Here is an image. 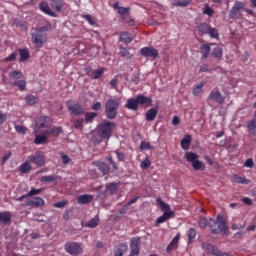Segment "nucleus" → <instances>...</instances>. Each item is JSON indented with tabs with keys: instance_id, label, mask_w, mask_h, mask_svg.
<instances>
[{
	"instance_id": "20",
	"label": "nucleus",
	"mask_w": 256,
	"mask_h": 256,
	"mask_svg": "<svg viewBox=\"0 0 256 256\" xmlns=\"http://www.w3.org/2000/svg\"><path fill=\"white\" fill-rule=\"evenodd\" d=\"M94 165L96 167H98L99 171H101V173H103V175H107L110 171L109 164H107L105 162L96 161V162H94Z\"/></svg>"
},
{
	"instance_id": "18",
	"label": "nucleus",
	"mask_w": 256,
	"mask_h": 256,
	"mask_svg": "<svg viewBox=\"0 0 256 256\" xmlns=\"http://www.w3.org/2000/svg\"><path fill=\"white\" fill-rule=\"evenodd\" d=\"M173 217H175V212H164L162 216L157 218L156 225H161V223H165L166 221H169V219H173Z\"/></svg>"
},
{
	"instance_id": "1",
	"label": "nucleus",
	"mask_w": 256,
	"mask_h": 256,
	"mask_svg": "<svg viewBox=\"0 0 256 256\" xmlns=\"http://www.w3.org/2000/svg\"><path fill=\"white\" fill-rule=\"evenodd\" d=\"M209 229L214 235H227L229 227L223 215L218 214L216 219L210 218Z\"/></svg>"
},
{
	"instance_id": "16",
	"label": "nucleus",
	"mask_w": 256,
	"mask_h": 256,
	"mask_svg": "<svg viewBox=\"0 0 256 256\" xmlns=\"http://www.w3.org/2000/svg\"><path fill=\"white\" fill-rule=\"evenodd\" d=\"M50 7L56 13H61L65 7V0H50Z\"/></svg>"
},
{
	"instance_id": "52",
	"label": "nucleus",
	"mask_w": 256,
	"mask_h": 256,
	"mask_svg": "<svg viewBox=\"0 0 256 256\" xmlns=\"http://www.w3.org/2000/svg\"><path fill=\"white\" fill-rule=\"evenodd\" d=\"M175 7H189L191 0L177 1L174 3Z\"/></svg>"
},
{
	"instance_id": "43",
	"label": "nucleus",
	"mask_w": 256,
	"mask_h": 256,
	"mask_svg": "<svg viewBox=\"0 0 256 256\" xmlns=\"http://www.w3.org/2000/svg\"><path fill=\"white\" fill-rule=\"evenodd\" d=\"M156 203L161 207V210L165 211L166 213H168L167 211L171 210V206H169V204L163 202V200H161L160 198H158L156 200Z\"/></svg>"
},
{
	"instance_id": "32",
	"label": "nucleus",
	"mask_w": 256,
	"mask_h": 256,
	"mask_svg": "<svg viewBox=\"0 0 256 256\" xmlns=\"http://www.w3.org/2000/svg\"><path fill=\"white\" fill-rule=\"evenodd\" d=\"M200 53L203 59H207V57H209V53H211V46H209L208 44H203L200 47Z\"/></svg>"
},
{
	"instance_id": "54",
	"label": "nucleus",
	"mask_w": 256,
	"mask_h": 256,
	"mask_svg": "<svg viewBox=\"0 0 256 256\" xmlns=\"http://www.w3.org/2000/svg\"><path fill=\"white\" fill-rule=\"evenodd\" d=\"M208 34L210 35V37H212L213 39H217L219 37V32H217V29L213 28L210 26L209 30H208Z\"/></svg>"
},
{
	"instance_id": "31",
	"label": "nucleus",
	"mask_w": 256,
	"mask_h": 256,
	"mask_svg": "<svg viewBox=\"0 0 256 256\" xmlns=\"http://www.w3.org/2000/svg\"><path fill=\"white\" fill-rule=\"evenodd\" d=\"M120 41H122V43H125L126 45H128V43H132L133 38L131 37V34H129V32H121L120 33Z\"/></svg>"
},
{
	"instance_id": "27",
	"label": "nucleus",
	"mask_w": 256,
	"mask_h": 256,
	"mask_svg": "<svg viewBox=\"0 0 256 256\" xmlns=\"http://www.w3.org/2000/svg\"><path fill=\"white\" fill-rule=\"evenodd\" d=\"M177 245H179V234H177L167 246L166 248L167 253H171V251H175V249H177Z\"/></svg>"
},
{
	"instance_id": "34",
	"label": "nucleus",
	"mask_w": 256,
	"mask_h": 256,
	"mask_svg": "<svg viewBox=\"0 0 256 256\" xmlns=\"http://www.w3.org/2000/svg\"><path fill=\"white\" fill-rule=\"evenodd\" d=\"M103 73H105V69H103V67H100V68L92 71V73L90 74V78L91 79H101V77L103 76Z\"/></svg>"
},
{
	"instance_id": "53",
	"label": "nucleus",
	"mask_w": 256,
	"mask_h": 256,
	"mask_svg": "<svg viewBox=\"0 0 256 256\" xmlns=\"http://www.w3.org/2000/svg\"><path fill=\"white\" fill-rule=\"evenodd\" d=\"M83 19H85L89 23V25L97 24V22L95 21V18H93V16H91L90 14L83 15Z\"/></svg>"
},
{
	"instance_id": "33",
	"label": "nucleus",
	"mask_w": 256,
	"mask_h": 256,
	"mask_svg": "<svg viewBox=\"0 0 256 256\" xmlns=\"http://www.w3.org/2000/svg\"><path fill=\"white\" fill-rule=\"evenodd\" d=\"M157 113H158L157 109L155 108L149 109L146 112V121H155L157 117Z\"/></svg>"
},
{
	"instance_id": "35",
	"label": "nucleus",
	"mask_w": 256,
	"mask_h": 256,
	"mask_svg": "<svg viewBox=\"0 0 256 256\" xmlns=\"http://www.w3.org/2000/svg\"><path fill=\"white\" fill-rule=\"evenodd\" d=\"M99 221V215H96L94 218H92L85 224V227H88V229H95V227L99 225Z\"/></svg>"
},
{
	"instance_id": "56",
	"label": "nucleus",
	"mask_w": 256,
	"mask_h": 256,
	"mask_svg": "<svg viewBox=\"0 0 256 256\" xmlns=\"http://www.w3.org/2000/svg\"><path fill=\"white\" fill-rule=\"evenodd\" d=\"M203 13H204V15H208V17H213L215 11L212 10L211 7L205 6L204 9H203Z\"/></svg>"
},
{
	"instance_id": "4",
	"label": "nucleus",
	"mask_w": 256,
	"mask_h": 256,
	"mask_svg": "<svg viewBox=\"0 0 256 256\" xmlns=\"http://www.w3.org/2000/svg\"><path fill=\"white\" fill-rule=\"evenodd\" d=\"M116 125L117 124H115V122L104 120L102 123L98 124L96 128V133L98 137L109 141V139H111V135H113V131Z\"/></svg>"
},
{
	"instance_id": "2",
	"label": "nucleus",
	"mask_w": 256,
	"mask_h": 256,
	"mask_svg": "<svg viewBox=\"0 0 256 256\" xmlns=\"http://www.w3.org/2000/svg\"><path fill=\"white\" fill-rule=\"evenodd\" d=\"M139 105L144 107H151L153 105V99L145 95L139 94L136 98H130L125 104V108L130 111H139Z\"/></svg>"
},
{
	"instance_id": "26",
	"label": "nucleus",
	"mask_w": 256,
	"mask_h": 256,
	"mask_svg": "<svg viewBox=\"0 0 256 256\" xmlns=\"http://www.w3.org/2000/svg\"><path fill=\"white\" fill-rule=\"evenodd\" d=\"M19 55H20V58H19V63H24V61H27L30 59L31 57V54L29 53V50L28 49H19Z\"/></svg>"
},
{
	"instance_id": "8",
	"label": "nucleus",
	"mask_w": 256,
	"mask_h": 256,
	"mask_svg": "<svg viewBox=\"0 0 256 256\" xmlns=\"http://www.w3.org/2000/svg\"><path fill=\"white\" fill-rule=\"evenodd\" d=\"M66 105L71 115H75L76 117H79V115H83L85 113V108L81 106V103L75 100L67 101Z\"/></svg>"
},
{
	"instance_id": "30",
	"label": "nucleus",
	"mask_w": 256,
	"mask_h": 256,
	"mask_svg": "<svg viewBox=\"0 0 256 256\" xmlns=\"http://www.w3.org/2000/svg\"><path fill=\"white\" fill-rule=\"evenodd\" d=\"M31 169H33V167L31 166V162L29 159H28V161L22 163L19 166L20 173H29V171H31Z\"/></svg>"
},
{
	"instance_id": "40",
	"label": "nucleus",
	"mask_w": 256,
	"mask_h": 256,
	"mask_svg": "<svg viewBox=\"0 0 256 256\" xmlns=\"http://www.w3.org/2000/svg\"><path fill=\"white\" fill-rule=\"evenodd\" d=\"M209 223H211V218L209 220L206 217H200L198 220V225L200 229H205V227H209Z\"/></svg>"
},
{
	"instance_id": "47",
	"label": "nucleus",
	"mask_w": 256,
	"mask_h": 256,
	"mask_svg": "<svg viewBox=\"0 0 256 256\" xmlns=\"http://www.w3.org/2000/svg\"><path fill=\"white\" fill-rule=\"evenodd\" d=\"M212 55L216 57V59H221L223 57V49H221V47L214 48Z\"/></svg>"
},
{
	"instance_id": "10",
	"label": "nucleus",
	"mask_w": 256,
	"mask_h": 256,
	"mask_svg": "<svg viewBox=\"0 0 256 256\" xmlns=\"http://www.w3.org/2000/svg\"><path fill=\"white\" fill-rule=\"evenodd\" d=\"M28 160L36 165V167H43L45 165V154L43 152H36L34 155H30Z\"/></svg>"
},
{
	"instance_id": "58",
	"label": "nucleus",
	"mask_w": 256,
	"mask_h": 256,
	"mask_svg": "<svg viewBox=\"0 0 256 256\" xmlns=\"http://www.w3.org/2000/svg\"><path fill=\"white\" fill-rule=\"evenodd\" d=\"M85 122V120L83 118L77 119L74 121V127L75 129H81L83 127V123Z\"/></svg>"
},
{
	"instance_id": "61",
	"label": "nucleus",
	"mask_w": 256,
	"mask_h": 256,
	"mask_svg": "<svg viewBox=\"0 0 256 256\" xmlns=\"http://www.w3.org/2000/svg\"><path fill=\"white\" fill-rule=\"evenodd\" d=\"M17 59V53H12L8 57L4 58L5 63H9L11 61H15Z\"/></svg>"
},
{
	"instance_id": "46",
	"label": "nucleus",
	"mask_w": 256,
	"mask_h": 256,
	"mask_svg": "<svg viewBox=\"0 0 256 256\" xmlns=\"http://www.w3.org/2000/svg\"><path fill=\"white\" fill-rule=\"evenodd\" d=\"M51 22H47L46 25L40 26L37 28L38 33H47V31H51Z\"/></svg>"
},
{
	"instance_id": "36",
	"label": "nucleus",
	"mask_w": 256,
	"mask_h": 256,
	"mask_svg": "<svg viewBox=\"0 0 256 256\" xmlns=\"http://www.w3.org/2000/svg\"><path fill=\"white\" fill-rule=\"evenodd\" d=\"M180 143L182 149H184V151H187V149H189V146L191 145V135L184 136Z\"/></svg>"
},
{
	"instance_id": "21",
	"label": "nucleus",
	"mask_w": 256,
	"mask_h": 256,
	"mask_svg": "<svg viewBox=\"0 0 256 256\" xmlns=\"http://www.w3.org/2000/svg\"><path fill=\"white\" fill-rule=\"evenodd\" d=\"M77 201L80 205H87L93 201V195L83 194L77 197Z\"/></svg>"
},
{
	"instance_id": "57",
	"label": "nucleus",
	"mask_w": 256,
	"mask_h": 256,
	"mask_svg": "<svg viewBox=\"0 0 256 256\" xmlns=\"http://www.w3.org/2000/svg\"><path fill=\"white\" fill-rule=\"evenodd\" d=\"M118 13H119L120 17H122V19H123L124 17H126V15L129 14V8L120 7L118 10Z\"/></svg>"
},
{
	"instance_id": "12",
	"label": "nucleus",
	"mask_w": 256,
	"mask_h": 256,
	"mask_svg": "<svg viewBox=\"0 0 256 256\" xmlns=\"http://www.w3.org/2000/svg\"><path fill=\"white\" fill-rule=\"evenodd\" d=\"M53 125V120L49 116H40L36 120L37 129H47Z\"/></svg>"
},
{
	"instance_id": "51",
	"label": "nucleus",
	"mask_w": 256,
	"mask_h": 256,
	"mask_svg": "<svg viewBox=\"0 0 256 256\" xmlns=\"http://www.w3.org/2000/svg\"><path fill=\"white\" fill-rule=\"evenodd\" d=\"M40 193H43V188H40V189L32 188V189L27 193V196H28V197H34V195H39Z\"/></svg>"
},
{
	"instance_id": "41",
	"label": "nucleus",
	"mask_w": 256,
	"mask_h": 256,
	"mask_svg": "<svg viewBox=\"0 0 256 256\" xmlns=\"http://www.w3.org/2000/svg\"><path fill=\"white\" fill-rule=\"evenodd\" d=\"M233 179L235 183H239L240 185H249V180H247L245 177L235 174Z\"/></svg>"
},
{
	"instance_id": "59",
	"label": "nucleus",
	"mask_w": 256,
	"mask_h": 256,
	"mask_svg": "<svg viewBox=\"0 0 256 256\" xmlns=\"http://www.w3.org/2000/svg\"><path fill=\"white\" fill-rule=\"evenodd\" d=\"M106 159L110 163V165H112L114 171H117V169H119V167L117 166V163L113 161V156L109 155Z\"/></svg>"
},
{
	"instance_id": "42",
	"label": "nucleus",
	"mask_w": 256,
	"mask_h": 256,
	"mask_svg": "<svg viewBox=\"0 0 256 256\" xmlns=\"http://www.w3.org/2000/svg\"><path fill=\"white\" fill-rule=\"evenodd\" d=\"M117 189H119V185H117V183H115V182H111L106 185V190L109 191V193H111V195L116 193Z\"/></svg>"
},
{
	"instance_id": "11",
	"label": "nucleus",
	"mask_w": 256,
	"mask_h": 256,
	"mask_svg": "<svg viewBox=\"0 0 256 256\" xmlns=\"http://www.w3.org/2000/svg\"><path fill=\"white\" fill-rule=\"evenodd\" d=\"M211 101H215L219 105H223L225 103V97L221 95L219 89L212 90L207 98V103H211Z\"/></svg>"
},
{
	"instance_id": "64",
	"label": "nucleus",
	"mask_w": 256,
	"mask_h": 256,
	"mask_svg": "<svg viewBox=\"0 0 256 256\" xmlns=\"http://www.w3.org/2000/svg\"><path fill=\"white\" fill-rule=\"evenodd\" d=\"M126 23H129L130 25H135V20L129 16V13L126 14V17L122 18Z\"/></svg>"
},
{
	"instance_id": "22",
	"label": "nucleus",
	"mask_w": 256,
	"mask_h": 256,
	"mask_svg": "<svg viewBox=\"0 0 256 256\" xmlns=\"http://www.w3.org/2000/svg\"><path fill=\"white\" fill-rule=\"evenodd\" d=\"M39 8L40 10H42L43 13H45L46 15H49L50 17H57V15L55 14V12L51 11V8H49V4H47V2H41L39 4Z\"/></svg>"
},
{
	"instance_id": "19",
	"label": "nucleus",
	"mask_w": 256,
	"mask_h": 256,
	"mask_svg": "<svg viewBox=\"0 0 256 256\" xmlns=\"http://www.w3.org/2000/svg\"><path fill=\"white\" fill-rule=\"evenodd\" d=\"M130 256L139 255V238H132L130 242Z\"/></svg>"
},
{
	"instance_id": "7",
	"label": "nucleus",
	"mask_w": 256,
	"mask_h": 256,
	"mask_svg": "<svg viewBox=\"0 0 256 256\" xmlns=\"http://www.w3.org/2000/svg\"><path fill=\"white\" fill-rule=\"evenodd\" d=\"M64 249L66 253H69V255L72 256H79L81 253H83V244L78 242H66Z\"/></svg>"
},
{
	"instance_id": "6",
	"label": "nucleus",
	"mask_w": 256,
	"mask_h": 256,
	"mask_svg": "<svg viewBox=\"0 0 256 256\" xmlns=\"http://www.w3.org/2000/svg\"><path fill=\"white\" fill-rule=\"evenodd\" d=\"M119 101L117 99L110 98L105 103V113L107 119H115L117 117V111H119Z\"/></svg>"
},
{
	"instance_id": "17",
	"label": "nucleus",
	"mask_w": 256,
	"mask_h": 256,
	"mask_svg": "<svg viewBox=\"0 0 256 256\" xmlns=\"http://www.w3.org/2000/svg\"><path fill=\"white\" fill-rule=\"evenodd\" d=\"M32 43H34L35 46L38 47V49H41V47H43V44L45 43V37L43 36V34L33 33Z\"/></svg>"
},
{
	"instance_id": "60",
	"label": "nucleus",
	"mask_w": 256,
	"mask_h": 256,
	"mask_svg": "<svg viewBox=\"0 0 256 256\" xmlns=\"http://www.w3.org/2000/svg\"><path fill=\"white\" fill-rule=\"evenodd\" d=\"M114 153L117 156L118 161H125V153L119 150H115Z\"/></svg>"
},
{
	"instance_id": "29",
	"label": "nucleus",
	"mask_w": 256,
	"mask_h": 256,
	"mask_svg": "<svg viewBox=\"0 0 256 256\" xmlns=\"http://www.w3.org/2000/svg\"><path fill=\"white\" fill-rule=\"evenodd\" d=\"M0 223H4L5 225L11 223V212H0Z\"/></svg>"
},
{
	"instance_id": "37",
	"label": "nucleus",
	"mask_w": 256,
	"mask_h": 256,
	"mask_svg": "<svg viewBox=\"0 0 256 256\" xmlns=\"http://www.w3.org/2000/svg\"><path fill=\"white\" fill-rule=\"evenodd\" d=\"M40 181L41 183H53L54 181H57V175L52 174L48 176H42Z\"/></svg>"
},
{
	"instance_id": "3",
	"label": "nucleus",
	"mask_w": 256,
	"mask_h": 256,
	"mask_svg": "<svg viewBox=\"0 0 256 256\" xmlns=\"http://www.w3.org/2000/svg\"><path fill=\"white\" fill-rule=\"evenodd\" d=\"M8 79L12 87H17L19 91L27 90V81L23 79V72L21 70H11L8 73Z\"/></svg>"
},
{
	"instance_id": "63",
	"label": "nucleus",
	"mask_w": 256,
	"mask_h": 256,
	"mask_svg": "<svg viewBox=\"0 0 256 256\" xmlns=\"http://www.w3.org/2000/svg\"><path fill=\"white\" fill-rule=\"evenodd\" d=\"M140 149L147 151L148 149H151V144L149 142L142 141Z\"/></svg>"
},
{
	"instance_id": "24",
	"label": "nucleus",
	"mask_w": 256,
	"mask_h": 256,
	"mask_svg": "<svg viewBox=\"0 0 256 256\" xmlns=\"http://www.w3.org/2000/svg\"><path fill=\"white\" fill-rule=\"evenodd\" d=\"M211 26L207 23H200L198 25H196V30L198 31L199 35L203 36V35H207V33H209V28Z\"/></svg>"
},
{
	"instance_id": "44",
	"label": "nucleus",
	"mask_w": 256,
	"mask_h": 256,
	"mask_svg": "<svg viewBox=\"0 0 256 256\" xmlns=\"http://www.w3.org/2000/svg\"><path fill=\"white\" fill-rule=\"evenodd\" d=\"M187 237L189 239V243H193V240L197 237V231L195 228H190L188 230Z\"/></svg>"
},
{
	"instance_id": "48",
	"label": "nucleus",
	"mask_w": 256,
	"mask_h": 256,
	"mask_svg": "<svg viewBox=\"0 0 256 256\" xmlns=\"http://www.w3.org/2000/svg\"><path fill=\"white\" fill-rule=\"evenodd\" d=\"M205 86V83L200 82L198 85H196L193 89V95L197 96L203 91V87Z\"/></svg>"
},
{
	"instance_id": "14",
	"label": "nucleus",
	"mask_w": 256,
	"mask_h": 256,
	"mask_svg": "<svg viewBox=\"0 0 256 256\" xmlns=\"http://www.w3.org/2000/svg\"><path fill=\"white\" fill-rule=\"evenodd\" d=\"M142 57H151V59H157L159 57V51L154 47H143L140 49Z\"/></svg>"
},
{
	"instance_id": "38",
	"label": "nucleus",
	"mask_w": 256,
	"mask_h": 256,
	"mask_svg": "<svg viewBox=\"0 0 256 256\" xmlns=\"http://www.w3.org/2000/svg\"><path fill=\"white\" fill-rule=\"evenodd\" d=\"M25 101L27 105H36V103H39V98L29 94L25 97Z\"/></svg>"
},
{
	"instance_id": "9",
	"label": "nucleus",
	"mask_w": 256,
	"mask_h": 256,
	"mask_svg": "<svg viewBox=\"0 0 256 256\" xmlns=\"http://www.w3.org/2000/svg\"><path fill=\"white\" fill-rule=\"evenodd\" d=\"M202 249H204V251L207 252L208 255L231 256L227 253H222L221 251H219V248L207 242L202 243Z\"/></svg>"
},
{
	"instance_id": "39",
	"label": "nucleus",
	"mask_w": 256,
	"mask_h": 256,
	"mask_svg": "<svg viewBox=\"0 0 256 256\" xmlns=\"http://www.w3.org/2000/svg\"><path fill=\"white\" fill-rule=\"evenodd\" d=\"M119 55L123 57V59H131V53H129V50L123 46L119 47Z\"/></svg>"
},
{
	"instance_id": "50",
	"label": "nucleus",
	"mask_w": 256,
	"mask_h": 256,
	"mask_svg": "<svg viewBox=\"0 0 256 256\" xmlns=\"http://www.w3.org/2000/svg\"><path fill=\"white\" fill-rule=\"evenodd\" d=\"M247 127H248L249 133H255L256 119H252L250 122H248Z\"/></svg>"
},
{
	"instance_id": "15",
	"label": "nucleus",
	"mask_w": 256,
	"mask_h": 256,
	"mask_svg": "<svg viewBox=\"0 0 256 256\" xmlns=\"http://www.w3.org/2000/svg\"><path fill=\"white\" fill-rule=\"evenodd\" d=\"M26 207H43L45 200L41 197H34L26 202Z\"/></svg>"
},
{
	"instance_id": "5",
	"label": "nucleus",
	"mask_w": 256,
	"mask_h": 256,
	"mask_svg": "<svg viewBox=\"0 0 256 256\" xmlns=\"http://www.w3.org/2000/svg\"><path fill=\"white\" fill-rule=\"evenodd\" d=\"M184 159L191 163L192 168L194 171H205V164L203 161L199 160V156L195 152H186L184 154Z\"/></svg>"
},
{
	"instance_id": "49",
	"label": "nucleus",
	"mask_w": 256,
	"mask_h": 256,
	"mask_svg": "<svg viewBox=\"0 0 256 256\" xmlns=\"http://www.w3.org/2000/svg\"><path fill=\"white\" fill-rule=\"evenodd\" d=\"M14 129L19 135H25L27 133V128L22 125H15Z\"/></svg>"
},
{
	"instance_id": "45",
	"label": "nucleus",
	"mask_w": 256,
	"mask_h": 256,
	"mask_svg": "<svg viewBox=\"0 0 256 256\" xmlns=\"http://www.w3.org/2000/svg\"><path fill=\"white\" fill-rule=\"evenodd\" d=\"M97 117V112H87L85 114V122L86 123H93V119Z\"/></svg>"
},
{
	"instance_id": "25",
	"label": "nucleus",
	"mask_w": 256,
	"mask_h": 256,
	"mask_svg": "<svg viewBox=\"0 0 256 256\" xmlns=\"http://www.w3.org/2000/svg\"><path fill=\"white\" fill-rule=\"evenodd\" d=\"M61 133H63V128L61 126L46 130V135L48 137H50V135H52V137H58Z\"/></svg>"
},
{
	"instance_id": "13",
	"label": "nucleus",
	"mask_w": 256,
	"mask_h": 256,
	"mask_svg": "<svg viewBox=\"0 0 256 256\" xmlns=\"http://www.w3.org/2000/svg\"><path fill=\"white\" fill-rule=\"evenodd\" d=\"M243 9H245V4L243 2H235L234 6L230 10V19H239V16L241 15L239 11H243Z\"/></svg>"
},
{
	"instance_id": "23",
	"label": "nucleus",
	"mask_w": 256,
	"mask_h": 256,
	"mask_svg": "<svg viewBox=\"0 0 256 256\" xmlns=\"http://www.w3.org/2000/svg\"><path fill=\"white\" fill-rule=\"evenodd\" d=\"M47 137L48 136L46 132H44L43 134H37L34 139L35 145H45V143L49 141Z\"/></svg>"
},
{
	"instance_id": "62",
	"label": "nucleus",
	"mask_w": 256,
	"mask_h": 256,
	"mask_svg": "<svg viewBox=\"0 0 256 256\" xmlns=\"http://www.w3.org/2000/svg\"><path fill=\"white\" fill-rule=\"evenodd\" d=\"M244 167H248L249 169H253L255 167V163L253 162L252 158H249L245 161Z\"/></svg>"
},
{
	"instance_id": "55",
	"label": "nucleus",
	"mask_w": 256,
	"mask_h": 256,
	"mask_svg": "<svg viewBox=\"0 0 256 256\" xmlns=\"http://www.w3.org/2000/svg\"><path fill=\"white\" fill-rule=\"evenodd\" d=\"M140 167H141V169H149V167H151V161L149 160V158L144 159L140 163Z\"/></svg>"
},
{
	"instance_id": "28",
	"label": "nucleus",
	"mask_w": 256,
	"mask_h": 256,
	"mask_svg": "<svg viewBox=\"0 0 256 256\" xmlns=\"http://www.w3.org/2000/svg\"><path fill=\"white\" fill-rule=\"evenodd\" d=\"M127 244H119L118 246H116L115 250H114V255L115 256H123L125 255V253H127Z\"/></svg>"
}]
</instances>
